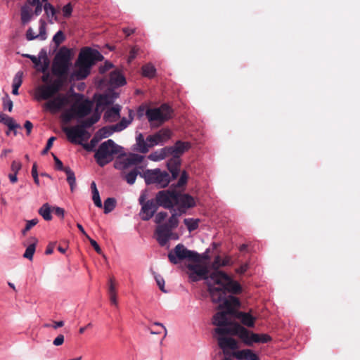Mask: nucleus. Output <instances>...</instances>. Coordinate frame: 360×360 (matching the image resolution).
I'll return each mask as SVG.
<instances>
[{"mask_svg": "<svg viewBox=\"0 0 360 360\" xmlns=\"http://www.w3.org/2000/svg\"><path fill=\"white\" fill-rule=\"evenodd\" d=\"M54 162H55V167L56 169L60 171H64L66 169V167H63V162L56 156L53 153H52Z\"/></svg>", "mask_w": 360, "mask_h": 360, "instance_id": "052dcab7", "label": "nucleus"}, {"mask_svg": "<svg viewBox=\"0 0 360 360\" xmlns=\"http://www.w3.org/2000/svg\"><path fill=\"white\" fill-rule=\"evenodd\" d=\"M51 212V210L48 203L44 204L39 210V214L46 221H50L52 219Z\"/></svg>", "mask_w": 360, "mask_h": 360, "instance_id": "ea45409f", "label": "nucleus"}, {"mask_svg": "<svg viewBox=\"0 0 360 360\" xmlns=\"http://www.w3.org/2000/svg\"><path fill=\"white\" fill-rule=\"evenodd\" d=\"M188 264L186 267L188 269L187 274L191 282H197L200 280L210 279V274L208 267L206 265L199 264Z\"/></svg>", "mask_w": 360, "mask_h": 360, "instance_id": "9b49d317", "label": "nucleus"}, {"mask_svg": "<svg viewBox=\"0 0 360 360\" xmlns=\"http://www.w3.org/2000/svg\"><path fill=\"white\" fill-rule=\"evenodd\" d=\"M136 146L137 150L141 153H146L148 152L149 148H152L150 146V143L145 141L143 135L142 134H139L136 138Z\"/></svg>", "mask_w": 360, "mask_h": 360, "instance_id": "c756f323", "label": "nucleus"}, {"mask_svg": "<svg viewBox=\"0 0 360 360\" xmlns=\"http://www.w3.org/2000/svg\"><path fill=\"white\" fill-rule=\"evenodd\" d=\"M171 217L167 223L158 225L155 229L156 239L161 246H165L169 240L172 231L179 225V217L182 215L174 209L169 210Z\"/></svg>", "mask_w": 360, "mask_h": 360, "instance_id": "39448f33", "label": "nucleus"}, {"mask_svg": "<svg viewBox=\"0 0 360 360\" xmlns=\"http://www.w3.org/2000/svg\"><path fill=\"white\" fill-rule=\"evenodd\" d=\"M0 122L6 124L8 127L9 130L13 131L14 135H16L17 134L15 129L20 128V125L17 124L13 118L4 113H0Z\"/></svg>", "mask_w": 360, "mask_h": 360, "instance_id": "cd10ccee", "label": "nucleus"}, {"mask_svg": "<svg viewBox=\"0 0 360 360\" xmlns=\"http://www.w3.org/2000/svg\"><path fill=\"white\" fill-rule=\"evenodd\" d=\"M88 240H89L90 244L91 245V246L94 248L95 251L98 254H101V252H102L101 248H100V246L98 245L97 242L96 240H94V239H92L91 237H89V238H88Z\"/></svg>", "mask_w": 360, "mask_h": 360, "instance_id": "338daca9", "label": "nucleus"}, {"mask_svg": "<svg viewBox=\"0 0 360 360\" xmlns=\"http://www.w3.org/2000/svg\"><path fill=\"white\" fill-rule=\"evenodd\" d=\"M116 130L114 129L113 125L103 127L96 132V136H98V139L108 138Z\"/></svg>", "mask_w": 360, "mask_h": 360, "instance_id": "473e14b6", "label": "nucleus"}, {"mask_svg": "<svg viewBox=\"0 0 360 360\" xmlns=\"http://www.w3.org/2000/svg\"><path fill=\"white\" fill-rule=\"evenodd\" d=\"M233 355L238 360H260V358L250 349L239 350Z\"/></svg>", "mask_w": 360, "mask_h": 360, "instance_id": "b1692460", "label": "nucleus"}, {"mask_svg": "<svg viewBox=\"0 0 360 360\" xmlns=\"http://www.w3.org/2000/svg\"><path fill=\"white\" fill-rule=\"evenodd\" d=\"M214 332L215 333L220 334L232 333L233 335L238 336L247 346H252L254 343H267L272 340L271 337L268 334L255 333L238 323H234L232 330L215 328Z\"/></svg>", "mask_w": 360, "mask_h": 360, "instance_id": "f03ea898", "label": "nucleus"}, {"mask_svg": "<svg viewBox=\"0 0 360 360\" xmlns=\"http://www.w3.org/2000/svg\"><path fill=\"white\" fill-rule=\"evenodd\" d=\"M116 206V200L113 198H108L104 201V213L108 214L112 212Z\"/></svg>", "mask_w": 360, "mask_h": 360, "instance_id": "a19ab883", "label": "nucleus"}, {"mask_svg": "<svg viewBox=\"0 0 360 360\" xmlns=\"http://www.w3.org/2000/svg\"><path fill=\"white\" fill-rule=\"evenodd\" d=\"M160 151L162 155H164V159L170 155L173 157V150L172 146L165 147L160 149Z\"/></svg>", "mask_w": 360, "mask_h": 360, "instance_id": "0e129e2a", "label": "nucleus"}, {"mask_svg": "<svg viewBox=\"0 0 360 360\" xmlns=\"http://www.w3.org/2000/svg\"><path fill=\"white\" fill-rule=\"evenodd\" d=\"M172 109L167 104H162L159 108H148L146 116L150 123L158 122L162 124L172 116Z\"/></svg>", "mask_w": 360, "mask_h": 360, "instance_id": "1a4fd4ad", "label": "nucleus"}, {"mask_svg": "<svg viewBox=\"0 0 360 360\" xmlns=\"http://www.w3.org/2000/svg\"><path fill=\"white\" fill-rule=\"evenodd\" d=\"M22 76L23 72L21 71L18 72L13 80V86L19 87L21 86L22 83Z\"/></svg>", "mask_w": 360, "mask_h": 360, "instance_id": "de8ad7c7", "label": "nucleus"}, {"mask_svg": "<svg viewBox=\"0 0 360 360\" xmlns=\"http://www.w3.org/2000/svg\"><path fill=\"white\" fill-rule=\"evenodd\" d=\"M71 52L65 46L62 47L56 53L52 64V73L57 78H63L65 80L70 66Z\"/></svg>", "mask_w": 360, "mask_h": 360, "instance_id": "423d86ee", "label": "nucleus"}, {"mask_svg": "<svg viewBox=\"0 0 360 360\" xmlns=\"http://www.w3.org/2000/svg\"><path fill=\"white\" fill-rule=\"evenodd\" d=\"M122 147L117 145L112 139L103 142L96 150L94 158L101 167L112 161L114 155L120 153Z\"/></svg>", "mask_w": 360, "mask_h": 360, "instance_id": "20e7f679", "label": "nucleus"}, {"mask_svg": "<svg viewBox=\"0 0 360 360\" xmlns=\"http://www.w3.org/2000/svg\"><path fill=\"white\" fill-rule=\"evenodd\" d=\"M36 250V243L30 244L25 250L23 257L32 261Z\"/></svg>", "mask_w": 360, "mask_h": 360, "instance_id": "c03bdc74", "label": "nucleus"}, {"mask_svg": "<svg viewBox=\"0 0 360 360\" xmlns=\"http://www.w3.org/2000/svg\"><path fill=\"white\" fill-rule=\"evenodd\" d=\"M168 259L169 262L174 264H176L179 262L185 259L193 262H200L201 260L200 255L198 252L188 250L181 243L176 245L175 248L169 252Z\"/></svg>", "mask_w": 360, "mask_h": 360, "instance_id": "6e6552de", "label": "nucleus"}, {"mask_svg": "<svg viewBox=\"0 0 360 360\" xmlns=\"http://www.w3.org/2000/svg\"><path fill=\"white\" fill-rule=\"evenodd\" d=\"M181 159L177 157H172L167 162V169L172 174L171 178L175 179L177 178L180 171Z\"/></svg>", "mask_w": 360, "mask_h": 360, "instance_id": "4be33fe9", "label": "nucleus"}, {"mask_svg": "<svg viewBox=\"0 0 360 360\" xmlns=\"http://www.w3.org/2000/svg\"><path fill=\"white\" fill-rule=\"evenodd\" d=\"M65 172L67 175V181L70 186L71 191L72 192L76 186V179L75 173L70 167H66V169H65Z\"/></svg>", "mask_w": 360, "mask_h": 360, "instance_id": "58836bf2", "label": "nucleus"}, {"mask_svg": "<svg viewBox=\"0 0 360 360\" xmlns=\"http://www.w3.org/2000/svg\"><path fill=\"white\" fill-rule=\"evenodd\" d=\"M32 176L34 179V183L39 186V180L38 177V172H37V164L34 163L32 168Z\"/></svg>", "mask_w": 360, "mask_h": 360, "instance_id": "e2e57ef3", "label": "nucleus"}, {"mask_svg": "<svg viewBox=\"0 0 360 360\" xmlns=\"http://www.w3.org/2000/svg\"><path fill=\"white\" fill-rule=\"evenodd\" d=\"M210 279L213 282V285L207 283L212 301L219 305L226 300L227 292L239 294L242 291L240 285L224 271L210 273Z\"/></svg>", "mask_w": 360, "mask_h": 360, "instance_id": "f257e3e1", "label": "nucleus"}, {"mask_svg": "<svg viewBox=\"0 0 360 360\" xmlns=\"http://www.w3.org/2000/svg\"><path fill=\"white\" fill-rule=\"evenodd\" d=\"M195 205L194 198L188 194H181L176 192L174 200V210L180 214H185L186 211Z\"/></svg>", "mask_w": 360, "mask_h": 360, "instance_id": "ddd939ff", "label": "nucleus"}, {"mask_svg": "<svg viewBox=\"0 0 360 360\" xmlns=\"http://www.w3.org/2000/svg\"><path fill=\"white\" fill-rule=\"evenodd\" d=\"M240 305L239 300L232 295L226 296V300L219 305L220 309H226L229 313H232L233 308Z\"/></svg>", "mask_w": 360, "mask_h": 360, "instance_id": "a878e982", "label": "nucleus"}, {"mask_svg": "<svg viewBox=\"0 0 360 360\" xmlns=\"http://www.w3.org/2000/svg\"><path fill=\"white\" fill-rule=\"evenodd\" d=\"M172 147L173 156L180 158L181 155L191 148V143L188 141H177Z\"/></svg>", "mask_w": 360, "mask_h": 360, "instance_id": "5701e85b", "label": "nucleus"}, {"mask_svg": "<svg viewBox=\"0 0 360 360\" xmlns=\"http://www.w3.org/2000/svg\"><path fill=\"white\" fill-rule=\"evenodd\" d=\"M147 185L155 184L158 188L167 187L172 180L169 174L160 169H146L141 174Z\"/></svg>", "mask_w": 360, "mask_h": 360, "instance_id": "0eeeda50", "label": "nucleus"}, {"mask_svg": "<svg viewBox=\"0 0 360 360\" xmlns=\"http://www.w3.org/2000/svg\"><path fill=\"white\" fill-rule=\"evenodd\" d=\"M187 179H188V175H187V173L186 171H184L182 173H181V175L177 182V186L179 187H181V186H184L186 182H187Z\"/></svg>", "mask_w": 360, "mask_h": 360, "instance_id": "680f3d73", "label": "nucleus"}, {"mask_svg": "<svg viewBox=\"0 0 360 360\" xmlns=\"http://www.w3.org/2000/svg\"><path fill=\"white\" fill-rule=\"evenodd\" d=\"M39 222L38 219H32L27 220L25 229L22 231V233L25 236L27 231H29L33 226H34Z\"/></svg>", "mask_w": 360, "mask_h": 360, "instance_id": "09e8293b", "label": "nucleus"}, {"mask_svg": "<svg viewBox=\"0 0 360 360\" xmlns=\"http://www.w3.org/2000/svg\"><path fill=\"white\" fill-rule=\"evenodd\" d=\"M142 75L143 76L148 78H153L155 75L156 69L150 63H148L144 65L142 68Z\"/></svg>", "mask_w": 360, "mask_h": 360, "instance_id": "c9c22d12", "label": "nucleus"}, {"mask_svg": "<svg viewBox=\"0 0 360 360\" xmlns=\"http://www.w3.org/2000/svg\"><path fill=\"white\" fill-rule=\"evenodd\" d=\"M68 103V98L64 95H58L53 99L45 103L44 107L46 110L51 112L60 110Z\"/></svg>", "mask_w": 360, "mask_h": 360, "instance_id": "412c9836", "label": "nucleus"}, {"mask_svg": "<svg viewBox=\"0 0 360 360\" xmlns=\"http://www.w3.org/2000/svg\"><path fill=\"white\" fill-rule=\"evenodd\" d=\"M143 160V157L142 155L132 153L121 161L115 162V167L117 169H126L131 166L141 163Z\"/></svg>", "mask_w": 360, "mask_h": 360, "instance_id": "aec40b11", "label": "nucleus"}, {"mask_svg": "<svg viewBox=\"0 0 360 360\" xmlns=\"http://www.w3.org/2000/svg\"><path fill=\"white\" fill-rule=\"evenodd\" d=\"M56 139V138L55 136H51V138L49 139L47 143H46V147L44 148V149L41 151V155H46L48 151L50 150V148L52 147L53 146V141Z\"/></svg>", "mask_w": 360, "mask_h": 360, "instance_id": "bf43d9fd", "label": "nucleus"}, {"mask_svg": "<svg viewBox=\"0 0 360 360\" xmlns=\"http://www.w3.org/2000/svg\"><path fill=\"white\" fill-rule=\"evenodd\" d=\"M63 131L66 134L68 140L72 143H81V141H77V139H82L84 137L89 138L90 134L80 127L79 124L72 127H65Z\"/></svg>", "mask_w": 360, "mask_h": 360, "instance_id": "2eb2a0df", "label": "nucleus"}, {"mask_svg": "<svg viewBox=\"0 0 360 360\" xmlns=\"http://www.w3.org/2000/svg\"><path fill=\"white\" fill-rule=\"evenodd\" d=\"M63 15L64 16V18H69L71 14H72V6L71 4V3H68V4L65 5L63 7Z\"/></svg>", "mask_w": 360, "mask_h": 360, "instance_id": "864d4df0", "label": "nucleus"}, {"mask_svg": "<svg viewBox=\"0 0 360 360\" xmlns=\"http://www.w3.org/2000/svg\"><path fill=\"white\" fill-rule=\"evenodd\" d=\"M62 120L65 123H69L74 118H77L75 108L72 105L71 107L66 110L61 115Z\"/></svg>", "mask_w": 360, "mask_h": 360, "instance_id": "e433bc0d", "label": "nucleus"}, {"mask_svg": "<svg viewBox=\"0 0 360 360\" xmlns=\"http://www.w3.org/2000/svg\"><path fill=\"white\" fill-rule=\"evenodd\" d=\"M218 337L217 338L219 347L223 350L224 354H229V350H235L238 348L237 341L231 337H227L229 335H233L232 333H216Z\"/></svg>", "mask_w": 360, "mask_h": 360, "instance_id": "4468645a", "label": "nucleus"}, {"mask_svg": "<svg viewBox=\"0 0 360 360\" xmlns=\"http://www.w3.org/2000/svg\"><path fill=\"white\" fill-rule=\"evenodd\" d=\"M100 139L96 134L93 137V139L90 141V143L84 146V148L87 151H92L94 148L96 147L97 143L98 142Z\"/></svg>", "mask_w": 360, "mask_h": 360, "instance_id": "8fccbe9b", "label": "nucleus"}, {"mask_svg": "<svg viewBox=\"0 0 360 360\" xmlns=\"http://www.w3.org/2000/svg\"><path fill=\"white\" fill-rule=\"evenodd\" d=\"M32 14L30 9L27 7H22L21 9V20L22 22L25 23L30 20Z\"/></svg>", "mask_w": 360, "mask_h": 360, "instance_id": "a18cd8bd", "label": "nucleus"}, {"mask_svg": "<svg viewBox=\"0 0 360 360\" xmlns=\"http://www.w3.org/2000/svg\"><path fill=\"white\" fill-rule=\"evenodd\" d=\"M64 83L63 78H56L50 84L39 86L36 90L38 99L49 100L52 98L61 90Z\"/></svg>", "mask_w": 360, "mask_h": 360, "instance_id": "9d476101", "label": "nucleus"}, {"mask_svg": "<svg viewBox=\"0 0 360 360\" xmlns=\"http://www.w3.org/2000/svg\"><path fill=\"white\" fill-rule=\"evenodd\" d=\"M13 106V101L10 99L9 96L6 95L3 101V108L4 110L7 109L9 112L12 111Z\"/></svg>", "mask_w": 360, "mask_h": 360, "instance_id": "603ef678", "label": "nucleus"}, {"mask_svg": "<svg viewBox=\"0 0 360 360\" xmlns=\"http://www.w3.org/2000/svg\"><path fill=\"white\" fill-rule=\"evenodd\" d=\"M184 224L186 226L188 230L191 232L198 227L199 220L191 218L185 219L184 220Z\"/></svg>", "mask_w": 360, "mask_h": 360, "instance_id": "79ce46f5", "label": "nucleus"}, {"mask_svg": "<svg viewBox=\"0 0 360 360\" xmlns=\"http://www.w3.org/2000/svg\"><path fill=\"white\" fill-rule=\"evenodd\" d=\"M112 103L111 98L105 94L99 95L96 101V110L101 108L110 105Z\"/></svg>", "mask_w": 360, "mask_h": 360, "instance_id": "4c0bfd02", "label": "nucleus"}, {"mask_svg": "<svg viewBox=\"0 0 360 360\" xmlns=\"http://www.w3.org/2000/svg\"><path fill=\"white\" fill-rule=\"evenodd\" d=\"M21 169V163L18 161L13 160L11 164V170L13 173H18V171Z\"/></svg>", "mask_w": 360, "mask_h": 360, "instance_id": "774afa93", "label": "nucleus"}, {"mask_svg": "<svg viewBox=\"0 0 360 360\" xmlns=\"http://www.w3.org/2000/svg\"><path fill=\"white\" fill-rule=\"evenodd\" d=\"M221 261L222 259L219 255H217L214 257L211 264V267L214 270V271H220L219 269L221 267Z\"/></svg>", "mask_w": 360, "mask_h": 360, "instance_id": "3c124183", "label": "nucleus"}, {"mask_svg": "<svg viewBox=\"0 0 360 360\" xmlns=\"http://www.w3.org/2000/svg\"><path fill=\"white\" fill-rule=\"evenodd\" d=\"M141 174H143V173H141L140 169L134 168L131 171L125 174L124 179L129 184L132 185L134 184L136 176L138 175L141 176Z\"/></svg>", "mask_w": 360, "mask_h": 360, "instance_id": "f704fd0d", "label": "nucleus"}, {"mask_svg": "<svg viewBox=\"0 0 360 360\" xmlns=\"http://www.w3.org/2000/svg\"><path fill=\"white\" fill-rule=\"evenodd\" d=\"M110 83L116 86H122L126 84V79L118 70H114L110 74Z\"/></svg>", "mask_w": 360, "mask_h": 360, "instance_id": "c85d7f7f", "label": "nucleus"}, {"mask_svg": "<svg viewBox=\"0 0 360 360\" xmlns=\"http://www.w3.org/2000/svg\"><path fill=\"white\" fill-rule=\"evenodd\" d=\"M65 35H64V33L63 32V31L61 30H59L58 32H57L56 33V34L53 36V42L56 44V45L58 46L60 45L61 43L63 42V41L65 40Z\"/></svg>", "mask_w": 360, "mask_h": 360, "instance_id": "49530a36", "label": "nucleus"}, {"mask_svg": "<svg viewBox=\"0 0 360 360\" xmlns=\"http://www.w3.org/2000/svg\"><path fill=\"white\" fill-rule=\"evenodd\" d=\"M139 51V49L136 46H134L131 48L129 52L128 62L131 63L136 56Z\"/></svg>", "mask_w": 360, "mask_h": 360, "instance_id": "69168bd1", "label": "nucleus"}, {"mask_svg": "<svg viewBox=\"0 0 360 360\" xmlns=\"http://www.w3.org/2000/svg\"><path fill=\"white\" fill-rule=\"evenodd\" d=\"M108 295H109L110 303L112 304L117 306V290H116L115 285L114 283L113 278H110L109 281Z\"/></svg>", "mask_w": 360, "mask_h": 360, "instance_id": "2f4dec72", "label": "nucleus"}, {"mask_svg": "<svg viewBox=\"0 0 360 360\" xmlns=\"http://www.w3.org/2000/svg\"><path fill=\"white\" fill-rule=\"evenodd\" d=\"M120 110L121 106L119 105H115L105 111L103 117L108 122H115L120 117Z\"/></svg>", "mask_w": 360, "mask_h": 360, "instance_id": "393cba45", "label": "nucleus"}, {"mask_svg": "<svg viewBox=\"0 0 360 360\" xmlns=\"http://www.w3.org/2000/svg\"><path fill=\"white\" fill-rule=\"evenodd\" d=\"M171 136L172 131L169 129H162L155 134L148 136L146 141L150 143L151 147H153L164 143L171 138Z\"/></svg>", "mask_w": 360, "mask_h": 360, "instance_id": "dca6fc26", "label": "nucleus"}, {"mask_svg": "<svg viewBox=\"0 0 360 360\" xmlns=\"http://www.w3.org/2000/svg\"><path fill=\"white\" fill-rule=\"evenodd\" d=\"M92 200L96 207H102V202L98 192L92 193Z\"/></svg>", "mask_w": 360, "mask_h": 360, "instance_id": "13d9d810", "label": "nucleus"}, {"mask_svg": "<svg viewBox=\"0 0 360 360\" xmlns=\"http://www.w3.org/2000/svg\"><path fill=\"white\" fill-rule=\"evenodd\" d=\"M231 313L226 311H219L213 316L212 323L217 326V328H224L228 330H232L233 325L229 319V314Z\"/></svg>", "mask_w": 360, "mask_h": 360, "instance_id": "f3484780", "label": "nucleus"}, {"mask_svg": "<svg viewBox=\"0 0 360 360\" xmlns=\"http://www.w3.org/2000/svg\"><path fill=\"white\" fill-rule=\"evenodd\" d=\"M46 22L43 20H39V34H37V39L40 40H45L46 39Z\"/></svg>", "mask_w": 360, "mask_h": 360, "instance_id": "37998d69", "label": "nucleus"}, {"mask_svg": "<svg viewBox=\"0 0 360 360\" xmlns=\"http://www.w3.org/2000/svg\"><path fill=\"white\" fill-rule=\"evenodd\" d=\"M132 120L131 111L129 110V119L127 120V118L123 117L120 122L113 125L114 129H115L116 131H121L124 130L131 122Z\"/></svg>", "mask_w": 360, "mask_h": 360, "instance_id": "72a5a7b5", "label": "nucleus"}, {"mask_svg": "<svg viewBox=\"0 0 360 360\" xmlns=\"http://www.w3.org/2000/svg\"><path fill=\"white\" fill-rule=\"evenodd\" d=\"M167 217V213L166 212H160L156 214L155 217V222L158 225H160L161 223L166 219Z\"/></svg>", "mask_w": 360, "mask_h": 360, "instance_id": "5fc2aeb1", "label": "nucleus"}, {"mask_svg": "<svg viewBox=\"0 0 360 360\" xmlns=\"http://www.w3.org/2000/svg\"><path fill=\"white\" fill-rule=\"evenodd\" d=\"M176 191L174 190H162L157 193L155 200L158 207L172 210L174 208V200Z\"/></svg>", "mask_w": 360, "mask_h": 360, "instance_id": "f8f14e48", "label": "nucleus"}, {"mask_svg": "<svg viewBox=\"0 0 360 360\" xmlns=\"http://www.w3.org/2000/svg\"><path fill=\"white\" fill-rule=\"evenodd\" d=\"M236 317L240 321L243 325L249 328L255 326L256 318L252 316L250 313L239 311Z\"/></svg>", "mask_w": 360, "mask_h": 360, "instance_id": "bb28decb", "label": "nucleus"}, {"mask_svg": "<svg viewBox=\"0 0 360 360\" xmlns=\"http://www.w3.org/2000/svg\"><path fill=\"white\" fill-rule=\"evenodd\" d=\"M158 207L155 199L148 200L141 209L140 216L141 219L143 221L150 220L154 216Z\"/></svg>", "mask_w": 360, "mask_h": 360, "instance_id": "6ab92c4d", "label": "nucleus"}, {"mask_svg": "<svg viewBox=\"0 0 360 360\" xmlns=\"http://www.w3.org/2000/svg\"><path fill=\"white\" fill-rule=\"evenodd\" d=\"M44 9L47 15H49V13L51 15V16H54L56 15V11L54 6L49 3H46L44 4Z\"/></svg>", "mask_w": 360, "mask_h": 360, "instance_id": "6e6d98bb", "label": "nucleus"}, {"mask_svg": "<svg viewBox=\"0 0 360 360\" xmlns=\"http://www.w3.org/2000/svg\"><path fill=\"white\" fill-rule=\"evenodd\" d=\"M149 158L153 161H160L164 159V155H162L160 150L151 153L149 155Z\"/></svg>", "mask_w": 360, "mask_h": 360, "instance_id": "4d7b16f0", "label": "nucleus"}, {"mask_svg": "<svg viewBox=\"0 0 360 360\" xmlns=\"http://www.w3.org/2000/svg\"><path fill=\"white\" fill-rule=\"evenodd\" d=\"M103 58V56L96 49L90 47L82 49L75 63L77 68L75 73L77 79H85L90 73L91 65L96 61H101Z\"/></svg>", "mask_w": 360, "mask_h": 360, "instance_id": "7ed1b4c3", "label": "nucleus"}, {"mask_svg": "<svg viewBox=\"0 0 360 360\" xmlns=\"http://www.w3.org/2000/svg\"><path fill=\"white\" fill-rule=\"evenodd\" d=\"M100 114L94 113L91 117L79 122V125L82 129L86 130V129L89 128L96 124L100 120Z\"/></svg>", "mask_w": 360, "mask_h": 360, "instance_id": "7c9ffc66", "label": "nucleus"}, {"mask_svg": "<svg viewBox=\"0 0 360 360\" xmlns=\"http://www.w3.org/2000/svg\"><path fill=\"white\" fill-rule=\"evenodd\" d=\"M75 108L77 118H84L89 115L93 108V102L89 99H85L82 102L76 101L72 104Z\"/></svg>", "mask_w": 360, "mask_h": 360, "instance_id": "a211bd4d", "label": "nucleus"}]
</instances>
